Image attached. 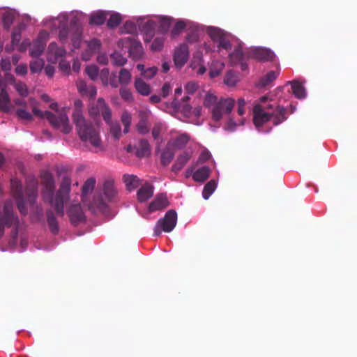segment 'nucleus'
Here are the masks:
<instances>
[{
	"instance_id": "f257e3e1",
	"label": "nucleus",
	"mask_w": 357,
	"mask_h": 357,
	"mask_svg": "<svg viewBox=\"0 0 357 357\" xmlns=\"http://www.w3.org/2000/svg\"><path fill=\"white\" fill-rule=\"evenodd\" d=\"M43 185V196L45 199L50 201L51 205L54 207L56 213L63 215L64 211V203L69 199L71 179L68 175L63 177L59 189L54 197L55 182L52 174L49 171H43L40 175Z\"/></svg>"
},
{
	"instance_id": "f03ea898",
	"label": "nucleus",
	"mask_w": 357,
	"mask_h": 357,
	"mask_svg": "<svg viewBox=\"0 0 357 357\" xmlns=\"http://www.w3.org/2000/svg\"><path fill=\"white\" fill-rule=\"evenodd\" d=\"M73 121L77 135L81 141L85 144H89L94 148H100L102 144L99 131L95 126L84 118L78 119Z\"/></svg>"
},
{
	"instance_id": "7ed1b4c3",
	"label": "nucleus",
	"mask_w": 357,
	"mask_h": 357,
	"mask_svg": "<svg viewBox=\"0 0 357 357\" xmlns=\"http://www.w3.org/2000/svg\"><path fill=\"white\" fill-rule=\"evenodd\" d=\"M33 113L36 116L47 119L54 128L61 129L64 134H68L72 130L68 117L65 113H61L59 116H56L51 112H43L36 107L33 108Z\"/></svg>"
},
{
	"instance_id": "20e7f679",
	"label": "nucleus",
	"mask_w": 357,
	"mask_h": 357,
	"mask_svg": "<svg viewBox=\"0 0 357 357\" xmlns=\"http://www.w3.org/2000/svg\"><path fill=\"white\" fill-rule=\"evenodd\" d=\"M89 114L95 121H97L101 115L106 123H109L112 119L111 109L105 100L101 98L91 105L89 109Z\"/></svg>"
},
{
	"instance_id": "39448f33",
	"label": "nucleus",
	"mask_w": 357,
	"mask_h": 357,
	"mask_svg": "<svg viewBox=\"0 0 357 357\" xmlns=\"http://www.w3.org/2000/svg\"><path fill=\"white\" fill-rule=\"evenodd\" d=\"M234 105V99L221 98L212 109L213 119L215 121H219L224 114H229L231 112Z\"/></svg>"
},
{
	"instance_id": "423d86ee",
	"label": "nucleus",
	"mask_w": 357,
	"mask_h": 357,
	"mask_svg": "<svg viewBox=\"0 0 357 357\" xmlns=\"http://www.w3.org/2000/svg\"><path fill=\"white\" fill-rule=\"evenodd\" d=\"M119 47H128L130 57L133 60H139L142 58L144 51L141 43L131 37H126L119 40Z\"/></svg>"
},
{
	"instance_id": "0eeeda50",
	"label": "nucleus",
	"mask_w": 357,
	"mask_h": 357,
	"mask_svg": "<svg viewBox=\"0 0 357 357\" xmlns=\"http://www.w3.org/2000/svg\"><path fill=\"white\" fill-rule=\"evenodd\" d=\"M211 40L217 44L218 50L220 52L222 50H229L231 48V44L228 35L222 29L218 28L211 27L207 31Z\"/></svg>"
},
{
	"instance_id": "6e6552de",
	"label": "nucleus",
	"mask_w": 357,
	"mask_h": 357,
	"mask_svg": "<svg viewBox=\"0 0 357 357\" xmlns=\"http://www.w3.org/2000/svg\"><path fill=\"white\" fill-rule=\"evenodd\" d=\"M38 182L34 176H28L26 179L25 193L28 198V202L31 205H33L38 197Z\"/></svg>"
},
{
	"instance_id": "1a4fd4ad",
	"label": "nucleus",
	"mask_w": 357,
	"mask_h": 357,
	"mask_svg": "<svg viewBox=\"0 0 357 357\" xmlns=\"http://www.w3.org/2000/svg\"><path fill=\"white\" fill-rule=\"evenodd\" d=\"M11 181L12 190L13 192L14 197L17 201V208L22 214L25 215L27 213V210L24 204L22 183L17 180H12Z\"/></svg>"
},
{
	"instance_id": "9d476101",
	"label": "nucleus",
	"mask_w": 357,
	"mask_h": 357,
	"mask_svg": "<svg viewBox=\"0 0 357 357\" xmlns=\"http://www.w3.org/2000/svg\"><path fill=\"white\" fill-rule=\"evenodd\" d=\"M89 208L92 211L97 210L106 217H112L114 213L112 212L109 206L105 203L101 195L95 196Z\"/></svg>"
},
{
	"instance_id": "9b49d317",
	"label": "nucleus",
	"mask_w": 357,
	"mask_h": 357,
	"mask_svg": "<svg viewBox=\"0 0 357 357\" xmlns=\"http://www.w3.org/2000/svg\"><path fill=\"white\" fill-rule=\"evenodd\" d=\"M189 57V50L186 44H181L175 50L174 54V64L177 68L183 67Z\"/></svg>"
},
{
	"instance_id": "f8f14e48",
	"label": "nucleus",
	"mask_w": 357,
	"mask_h": 357,
	"mask_svg": "<svg viewBox=\"0 0 357 357\" xmlns=\"http://www.w3.org/2000/svg\"><path fill=\"white\" fill-rule=\"evenodd\" d=\"M66 54V51L63 47H59L56 43H51L47 49V60L49 62L56 63L59 59H62Z\"/></svg>"
},
{
	"instance_id": "ddd939ff",
	"label": "nucleus",
	"mask_w": 357,
	"mask_h": 357,
	"mask_svg": "<svg viewBox=\"0 0 357 357\" xmlns=\"http://www.w3.org/2000/svg\"><path fill=\"white\" fill-rule=\"evenodd\" d=\"M271 119L269 112L262 110L259 106H254L253 109V122L257 128L262 126Z\"/></svg>"
},
{
	"instance_id": "4468645a",
	"label": "nucleus",
	"mask_w": 357,
	"mask_h": 357,
	"mask_svg": "<svg viewBox=\"0 0 357 357\" xmlns=\"http://www.w3.org/2000/svg\"><path fill=\"white\" fill-rule=\"evenodd\" d=\"M251 56L260 61H273L275 58V54L267 48L255 47L250 52Z\"/></svg>"
},
{
	"instance_id": "2eb2a0df",
	"label": "nucleus",
	"mask_w": 357,
	"mask_h": 357,
	"mask_svg": "<svg viewBox=\"0 0 357 357\" xmlns=\"http://www.w3.org/2000/svg\"><path fill=\"white\" fill-rule=\"evenodd\" d=\"M71 223L83 222L86 221V216L79 204L72 205L68 211Z\"/></svg>"
},
{
	"instance_id": "dca6fc26",
	"label": "nucleus",
	"mask_w": 357,
	"mask_h": 357,
	"mask_svg": "<svg viewBox=\"0 0 357 357\" xmlns=\"http://www.w3.org/2000/svg\"><path fill=\"white\" fill-rule=\"evenodd\" d=\"M104 195L109 202H116L118 196V190L112 179L105 181L102 186Z\"/></svg>"
},
{
	"instance_id": "f3484780",
	"label": "nucleus",
	"mask_w": 357,
	"mask_h": 357,
	"mask_svg": "<svg viewBox=\"0 0 357 357\" xmlns=\"http://www.w3.org/2000/svg\"><path fill=\"white\" fill-rule=\"evenodd\" d=\"M169 205L167 195L161 193L157 195L155 198L149 204V211L153 212L165 208Z\"/></svg>"
},
{
	"instance_id": "a211bd4d",
	"label": "nucleus",
	"mask_w": 357,
	"mask_h": 357,
	"mask_svg": "<svg viewBox=\"0 0 357 357\" xmlns=\"http://www.w3.org/2000/svg\"><path fill=\"white\" fill-rule=\"evenodd\" d=\"M279 105L280 104L275 100L271 98L268 96H264L259 98V102L255 105L259 106L264 111L271 112L276 109Z\"/></svg>"
},
{
	"instance_id": "6ab92c4d",
	"label": "nucleus",
	"mask_w": 357,
	"mask_h": 357,
	"mask_svg": "<svg viewBox=\"0 0 357 357\" xmlns=\"http://www.w3.org/2000/svg\"><path fill=\"white\" fill-rule=\"evenodd\" d=\"M192 157V153L190 151H185L180 154L174 165L172 167V170L174 172H178L183 169V167L187 164Z\"/></svg>"
},
{
	"instance_id": "aec40b11",
	"label": "nucleus",
	"mask_w": 357,
	"mask_h": 357,
	"mask_svg": "<svg viewBox=\"0 0 357 357\" xmlns=\"http://www.w3.org/2000/svg\"><path fill=\"white\" fill-rule=\"evenodd\" d=\"M46 46L45 40L42 38L41 33L30 47L29 53L32 57H39L43 52Z\"/></svg>"
},
{
	"instance_id": "412c9836",
	"label": "nucleus",
	"mask_w": 357,
	"mask_h": 357,
	"mask_svg": "<svg viewBox=\"0 0 357 357\" xmlns=\"http://www.w3.org/2000/svg\"><path fill=\"white\" fill-rule=\"evenodd\" d=\"M153 195V186L148 183L143 185L137 191V199L140 202H144Z\"/></svg>"
},
{
	"instance_id": "4be33fe9",
	"label": "nucleus",
	"mask_w": 357,
	"mask_h": 357,
	"mask_svg": "<svg viewBox=\"0 0 357 357\" xmlns=\"http://www.w3.org/2000/svg\"><path fill=\"white\" fill-rule=\"evenodd\" d=\"M287 109L281 106L280 105L275 109L273 112H270L271 115V118H273V123L274 126H278L282 123L283 121L287 119V116H286Z\"/></svg>"
},
{
	"instance_id": "5701e85b",
	"label": "nucleus",
	"mask_w": 357,
	"mask_h": 357,
	"mask_svg": "<svg viewBox=\"0 0 357 357\" xmlns=\"http://www.w3.org/2000/svg\"><path fill=\"white\" fill-rule=\"evenodd\" d=\"M0 223H19L18 221L15 222L12 206L8 202H6L4 205L3 212L0 215Z\"/></svg>"
},
{
	"instance_id": "b1692460",
	"label": "nucleus",
	"mask_w": 357,
	"mask_h": 357,
	"mask_svg": "<svg viewBox=\"0 0 357 357\" xmlns=\"http://www.w3.org/2000/svg\"><path fill=\"white\" fill-rule=\"evenodd\" d=\"M151 146L149 141L146 139H142L139 142V145L136 147L135 155L137 158H144L151 154Z\"/></svg>"
},
{
	"instance_id": "393cba45",
	"label": "nucleus",
	"mask_w": 357,
	"mask_h": 357,
	"mask_svg": "<svg viewBox=\"0 0 357 357\" xmlns=\"http://www.w3.org/2000/svg\"><path fill=\"white\" fill-rule=\"evenodd\" d=\"M229 61L231 65H238L239 62L245 60V54L242 49L241 43H239L234 50L229 55Z\"/></svg>"
},
{
	"instance_id": "a878e982",
	"label": "nucleus",
	"mask_w": 357,
	"mask_h": 357,
	"mask_svg": "<svg viewBox=\"0 0 357 357\" xmlns=\"http://www.w3.org/2000/svg\"><path fill=\"white\" fill-rule=\"evenodd\" d=\"M96 181L94 178H89L82 187V201L85 202L86 197L91 194L94 190Z\"/></svg>"
},
{
	"instance_id": "bb28decb",
	"label": "nucleus",
	"mask_w": 357,
	"mask_h": 357,
	"mask_svg": "<svg viewBox=\"0 0 357 357\" xmlns=\"http://www.w3.org/2000/svg\"><path fill=\"white\" fill-rule=\"evenodd\" d=\"M211 169L207 166H204L198 169L192 175V178L195 181L204 182L210 176Z\"/></svg>"
},
{
	"instance_id": "cd10ccee",
	"label": "nucleus",
	"mask_w": 357,
	"mask_h": 357,
	"mask_svg": "<svg viewBox=\"0 0 357 357\" xmlns=\"http://www.w3.org/2000/svg\"><path fill=\"white\" fill-rule=\"evenodd\" d=\"M123 181L126 183V188L128 190L131 191L140 185V179L135 175L125 174L123 176Z\"/></svg>"
},
{
	"instance_id": "c85d7f7f",
	"label": "nucleus",
	"mask_w": 357,
	"mask_h": 357,
	"mask_svg": "<svg viewBox=\"0 0 357 357\" xmlns=\"http://www.w3.org/2000/svg\"><path fill=\"white\" fill-rule=\"evenodd\" d=\"M279 71L271 70L266 75L263 76L258 84L259 87H265L269 86L278 76Z\"/></svg>"
},
{
	"instance_id": "c756f323",
	"label": "nucleus",
	"mask_w": 357,
	"mask_h": 357,
	"mask_svg": "<svg viewBox=\"0 0 357 357\" xmlns=\"http://www.w3.org/2000/svg\"><path fill=\"white\" fill-rule=\"evenodd\" d=\"M10 105V97L5 89L2 88L0 92V109L4 112H8Z\"/></svg>"
},
{
	"instance_id": "7c9ffc66",
	"label": "nucleus",
	"mask_w": 357,
	"mask_h": 357,
	"mask_svg": "<svg viewBox=\"0 0 357 357\" xmlns=\"http://www.w3.org/2000/svg\"><path fill=\"white\" fill-rule=\"evenodd\" d=\"M75 31V34L72 36V43L75 48H78L79 47V43L81 41V37H82V29L77 25L76 24L73 23V22H70V31Z\"/></svg>"
},
{
	"instance_id": "2f4dec72",
	"label": "nucleus",
	"mask_w": 357,
	"mask_h": 357,
	"mask_svg": "<svg viewBox=\"0 0 357 357\" xmlns=\"http://www.w3.org/2000/svg\"><path fill=\"white\" fill-rule=\"evenodd\" d=\"M135 87L137 92L142 96H148L151 93L150 86L141 78L135 79Z\"/></svg>"
},
{
	"instance_id": "473e14b6",
	"label": "nucleus",
	"mask_w": 357,
	"mask_h": 357,
	"mask_svg": "<svg viewBox=\"0 0 357 357\" xmlns=\"http://www.w3.org/2000/svg\"><path fill=\"white\" fill-rule=\"evenodd\" d=\"M291 86L292 93L296 98L301 99L304 98L306 96L304 86L297 81H292L289 82Z\"/></svg>"
},
{
	"instance_id": "72a5a7b5",
	"label": "nucleus",
	"mask_w": 357,
	"mask_h": 357,
	"mask_svg": "<svg viewBox=\"0 0 357 357\" xmlns=\"http://www.w3.org/2000/svg\"><path fill=\"white\" fill-rule=\"evenodd\" d=\"M109 126V132L113 138L118 141L121 137V128L119 122H112L110 120L109 123H107Z\"/></svg>"
},
{
	"instance_id": "f704fd0d",
	"label": "nucleus",
	"mask_w": 357,
	"mask_h": 357,
	"mask_svg": "<svg viewBox=\"0 0 357 357\" xmlns=\"http://www.w3.org/2000/svg\"><path fill=\"white\" fill-rule=\"evenodd\" d=\"M107 17V13L104 11H98L91 15L90 23L96 25H102L105 23Z\"/></svg>"
},
{
	"instance_id": "c9c22d12",
	"label": "nucleus",
	"mask_w": 357,
	"mask_h": 357,
	"mask_svg": "<svg viewBox=\"0 0 357 357\" xmlns=\"http://www.w3.org/2000/svg\"><path fill=\"white\" fill-rule=\"evenodd\" d=\"M174 157V153L167 146L161 153L160 162L163 166L168 165Z\"/></svg>"
},
{
	"instance_id": "e433bc0d",
	"label": "nucleus",
	"mask_w": 357,
	"mask_h": 357,
	"mask_svg": "<svg viewBox=\"0 0 357 357\" xmlns=\"http://www.w3.org/2000/svg\"><path fill=\"white\" fill-rule=\"evenodd\" d=\"M217 187V183L215 180L212 179L208 181L204 187L202 191V196L204 199H208L209 197L213 193Z\"/></svg>"
},
{
	"instance_id": "4c0bfd02",
	"label": "nucleus",
	"mask_w": 357,
	"mask_h": 357,
	"mask_svg": "<svg viewBox=\"0 0 357 357\" xmlns=\"http://www.w3.org/2000/svg\"><path fill=\"white\" fill-rule=\"evenodd\" d=\"M174 19L172 17L163 16L160 18L158 31L161 33H166L172 24Z\"/></svg>"
},
{
	"instance_id": "58836bf2",
	"label": "nucleus",
	"mask_w": 357,
	"mask_h": 357,
	"mask_svg": "<svg viewBox=\"0 0 357 357\" xmlns=\"http://www.w3.org/2000/svg\"><path fill=\"white\" fill-rule=\"evenodd\" d=\"M190 140L189 136L184 133L178 136L173 142V146L176 149L184 148Z\"/></svg>"
},
{
	"instance_id": "ea45409f",
	"label": "nucleus",
	"mask_w": 357,
	"mask_h": 357,
	"mask_svg": "<svg viewBox=\"0 0 357 357\" xmlns=\"http://www.w3.org/2000/svg\"><path fill=\"white\" fill-rule=\"evenodd\" d=\"M177 213L176 211L169 210L162 218L158 220L157 223H176Z\"/></svg>"
},
{
	"instance_id": "a19ab883",
	"label": "nucleus",
	"mask_w": 357,
	"mask_h": 357,
	"mask_svg": "<svg viewBox=\"0 0 357 357\" xmlns=\"http://www.w3.org/2000/svg\"><path fill=\"white\" fill-rule=\"evenodd\" d=\"M176 225H155L153 227L154 236H160L162 231L169 233L171 232Z\"/></svg>"
},
{
	"instance_id": "79ce46f5",
	"label": "nucleus",
	"mask_w": 357,
	"mask_h": 357,
	"mask_svg": "<svg viewBox=\"0 0 357 357\" xmlns=\"http://www.w3.org/2000/svg\"><path fill=\"white\" fill-rule=\"evenodd\" d=\"M110 59L112 64L116 66H123L127 63V59L118 52L111 54Z\"/></svg>"
},
{
	"instance_id": "37998d69",
	"label": "nucleus",
	"mask_w": 357,
	"mask_h": 357,
	"mask_svg": "<svg viewBox=\"0 0 357 357\" xmlns=\"http://www.w3.org/2000/svg\"><path fill=\"white\" fill-rule=\"evenodd\" d=\"M83 102L81 100L77 99L74 102V110L72 114L73 122L76 121L77 115L79 116L78 119L84 118L82 111Z\"/></svg>"
},
{
	"instance_id": "c03bdc74",
	"label": "nucleus",
	"mask_w": 357,
	"mask_h": 357,
	"mask_svg": "<svg viewBox=\"0 0 357 357\" xmlns=\"http://www.w3.org/2000/svg\"><path fill=\"white\" fill-rule=\"evenodd\" d=\"M136 129L141 135H146L149 132V126L147 118L142 116L139 122L136 125Z\"/></svg>"
},
{
	"instance_id": "a18cd8bd",
	"label": "nucleus",
	"mask_w": 357,
	"mask_h": 357,
	"mask_svg": "<svg viewBox=\"0 0 357 357\" xmlns=\"http://www.w3.org/2000/svg\"><path fill=\"white\" fill-rule=\"evenodd\" d=\"M33 60L30 62V70L31 73H36L41 71L45 65L43 59L39 57H33Z\"/></svg>"
},
{
	"instance_id": "49530a36",
	"label": "nucleus",
	"mask_w": 357,
	"mask_h": 357,
	"mask_svg": "<svg viewBox=\"0 0 357 357\" xmlns=\"http://www.w3.org/2000/svg\"><path fill=\"white\" fill-rule=\"evenodd\" d=\"M132 75L126 68H121L119 75V82L121 85H128L131 81Z\"/></svg>"
},
{
	"instance_id": "de8ad7c7",
	"label": "nucleus",
	"mask_w": 357,
	"mask_h": 357,
	"mask_svg": "<svg viewBox=\"0 0 357 357\" xmlns=\"http://www.w3.org/2000/svg\"><path fill=\"white\" fill-rule=\"evenodd\" d=\"M238 81L237 76L232 70H229L225 75L224 83L229 86H234Z\"/></svg>"
},
{
	"instance_id": "09e8293b",
	"label": "nucleus",
	"mask_w": 357,
	"mask_h": 357,
	"mask_svg": "<svg viewBox=\"0 0 357 357\" xmlns=\"http://www.w3.org/2000/svg\"><path fill=\"white\" fill-rule=\"evenodd\" d=\"M218 102V97L208 92L206 94L204 100V105L206 107H211V106H213Z\"/></svg>"
},
{
	"instance_id": "8fccbe9b",
	"label": "nucleus",
	"mask_w": 357,
	"mask_h": 357,
	"mask_svg": "<svg viewBox=\"0 0 357 357\" xmlns=\"http://www.w3.org/2000/svg\"><path fill=\"white\" fill-rule=\"evenodd\" d=\"M121 22V17L118 13H114L111 15L109 19L107 21V25L109 28H116L117 27Z\"/></svg>"
},
{
	"instance_id": "3c124183",
	"label": "nucleus",
	"mask_w": 357,
	"mask_h": 357,
	"mask_svg": "<svg viewBox=\"0 0 357 357\" xmlns=\"http://www.w3.org/2000/svg\"><path fill=\"white\" fill-rule=\"evenodd\" d=\"M15 17L11 12H6L3 15L2 21L3 26L6 29H9L14 21Z\"/></svg>"
},
{
	"instance_id": "603ef678",
	"label": "nucleus",
	"mask_w": 357,
	"mask_h": 357,
	"mask_svg": "<svg viewBox=\"0 0 357 357\" xmlns=\"http://www.w3.org/2000/svg\"><path fill=\"white\" fill-rule=\"evenodd\" d=\"M85 72L86 75L91 79L92 80H96L99 75V69L95 65L89 66L86 68Z\"/></svg>"
},
{
	"instance_id": "864d4df0",
	"label": "nucleus",
	"mask_w": 357,
	"mask_h": 357,
	"mask_svg": "<svg viewBox=\"0 0 357 357\" xmlns=\"http://www.w3.org/2000/svg\"><path fill=\"white\" fill-rule=\"evenodd\" d=\"M15 88L20 96L23 97H26L28 96L29 90L26 85L24 82L21 81L15 82Z\"/></svg>"
},
{
	"instance_id": "5fc2aeb1",
	"label": "nucleus",
	"mask_w": 357,
	"mask_h": 357,
	"mask_svg": "<svg viewBox=\"0 0 357 357\" xmlns=\"http://www.w3.org/2000/svg\"><path fill=\"white\" fill-rule=\"evenodd\" d=\"M186 25L185 22L182 20H178L174 24L173 29H172L171 34L172 36H176L179 35L185 28Z\"/></svg>"
},
{
	"instance_id": "6e6d98bb",
	"label": "nucleus",
	"mask_w": 357,
	"mask_h": 357,
	"mask_svg": "<svg viewBox=\"0 0 357 357\" xmlns=\"http://www.w3.org/2000/svg\"><path fill=\"white\" fill-rule=\"evenodd\" d=\"M21 40V29L18 27L13 29L12 32V45H17Z\"/></svg>"
},
{
	"instance_id": "4d7b16f0",
	"label": "nucleus",
	"mask_w": 357,
	"mask_h": 357,
	"mask_svg": "<svg viewBox=\"0 0 357 357\" xmlns=\"http://www.w3.org/2000/svg\"><path fill=\"white\" fill-rule=\"evenodd\" d=\"M119 93L121 98L124 100L128 102L132 100V95L130 89L122 87L120 89Z\"/></svg>"
},
{
	"instance_id": "13d9d810",
	"label": "nucleus",
	"mask_w": 357,
	"mask_h": 357,
	"mask_svg": "<svg viewBox=\"0 0 357 357\" xmlns=\"http://www.w3.org/2000/svg\"><path fill=\"white\" fill-rule=\"evenodd\" d=\"M16 114L21 119L27 121H31L33 119L32 114L24 109H17L16 111Z\"/></svg>"
},
{
	"instance_id": "bf43d9fd",
	"label": "nucleus",
	"mask_w": 357,
	"mask_h": 357,
	"mask_svg": "<svg viewBox=\"0 0 357 357\" xmlns=\"http://www.w3.org/2000/svg\"><path fill=\"white\" fill-rule=\"evenodd\" d=\"M157 72L158 68L152 66L145 69V71L142 73V76L146 79H151L156 75Z\"/></svg>"
},
{
	"instance_id": "052dcab7",
	"label": "nucleus",
	"mask_w": 357,
	"mask_h": 357,
	"mask_svg": "<svg viewBox=\"0 0 357 357\" xmlns=\"http://www.w3.org/2000/svg\"><path fill=\"white\" fill-rule=\"evenodd\" d=\"M88 47L92 52H96L100 50L101 47V42L100 40L94 38L91 40L88 43Z\"/></svg>"
},
{
	"instance_id": "680f3d73",
	"label": "nucleus",
	"mask_w": 357,
	"mask_h": 357,
	"mask_svg": "<svg viewBox=\"0 0 357 357\" xmlns=\"http://www.w3.org/2000/svg\"><path fill=\"white\" fill-rule=\"evenodd\" d=\"M198 89V84L195 82H189L186 84L185 89L188 94H193Z\"/></svg>"
},
{
	"instance_id": "e2e57ef3",
	"label": "nucleus",
	"mask_w": 357,
	"mask_h": 357,
	"mask_svg": "<svg viewBox=\"0 0 357 357\" xmlns=\"http://www.w3.org/2000/svg\"><path fill=\"white\" fill-rule=\"evenodd\" d=\"M163 47V40L155 38L151 44V49L154 51H160Z\"/></svg>"
},
{
	"instance_id": "0e129e2a",
	"label": "nucleus",
	"mask_w": 357,
	"mask_h": 357,
	"mask_svg": "<svg viewBox=\"0 0 357 357\" xmlns=\"http://www.w3.org/2000/svg\"><path fill=\"white\" fill-rule=\"evenodd\" d=\"M238 114L240 116H243L245 114V100L243 98H240L238 99Z\"/></svg>"
},
{
	"instance_id": "69168bd1",
	"label": "nucleus",
	"mask_w": 357,
	"mask_h": 357,
	"mask_svg": "<svg viewBox=\"0 0 357 357\" xmlns=\"http://www.w3.org/2000/svg\"><path fill=\"white\" fill-rule=\"evenodd\" d=\"M59 69L64 73H68L70 70V66L68 61L61 59L59 64Z\"/></svg>"
},
{
	"instance_id": "338daca9",
	"label": "nucleus",
	"mask_w": 357,
	"mask_h": 357,
	"mask_svg": "<svg viewBox=\"0 0 357 357\" xmlns=\"http://www.w3.org/2000/svg\"><path fill=\"white\" fill-rule=\"evenodd\" d=\"M181 113L188 118L192 117V107L187 103H185L181 107Z\"/></svg>"
},
{
	"instance_id": "774afa93",
	"label": "nucleus",
	"mask_w": 357,
	"mask_h": 357,
	"mask_svg": "<svg viewBox=\"0 0 357 357\" xmlns=\"http://www.w3.org/2000/svg\"><path fill=\"white\" fill-rule=\"evenodd\" d=\"M132 117L131 115L127 112H124L121 116V122L123 126H130L131 124Z\"/></svg>"
}]
</instances>
